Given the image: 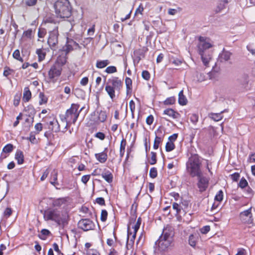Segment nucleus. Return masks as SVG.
I'll return each instance as SVG.
<instances>
[{
    "label": "nucleus",
    "instance_id": "cd10ccee",
    "mask_svg": "<svg viewBox=\"0 0 255 255\" xmlns=\"http://www.w3.org/2000/svg\"><path fill=\"white\" fill-rule=\"evenodd\" d=\"M127 143L126 139L123 137L120 146V156L121 158H122L124 156Z\"/></svg>",
    "mask_w": 255,
    "mask_h": 255
},
{
    "label": "nucleus",
    "instance_id": "bb28decb",
    "mask_svg": "<svg viewBox=\"0 0 255 255\" xmlns=\"http://www.w3.org/2000/svg\"><path fill=\"white\" fill-rule=\"evenodd\" d=\"M188 101L183 94V90L180 91L178 94V103L180 105L185 106L187 104Z\"/></svg>",
    "mask_w": 255,
    "mask_h": 255
},
{
    "label": "nucleus",
    "instance_id": "f3484780",
    "mask_svg": "<svg viewBox=\"0 0 255 255\" xmlns=\"http://www.w3.org/2000/svg\"><path fill=\"white\" fill-rule=\"evenodd\" d=\"M163 114L174 120L179 119L181 117V115L177 111L171 108H167L164 110Z\"/></svg>",
    "mask_w": 255,
    "mask_h": 255
},
{
    "label": "nucleus",
    "instance_id": "f03ea898",
    "mask_svg": "<svg viewBox=\"0 0 255 255\" xmlns=\"http://www.w3.org/2000/svg\"><path fill=\"white\" fill-rule=\"evenodd\" d=\"M81 110L82 109L79 110V105L72 104L64 115H60V118L64 127V129H67L69 125L75 123Z\"/></svg>",
    "mask_w": 255,
    "mask_h": 255
},
{
    "label": "nucleus",
    "instance_id": "39448f33",
    "mask_svg": "<svg viewBox=\"0 0 255 255\" xmlns=\"http://www.w3.org/2000/svg\"><path fill=\"white\" fill-rule=\"evenodd\" d=\"M62 67L59 62H56L49 68L46 80L49 83H55L57 82L62 72Z\"/></svg>",
    "mask_w": 255,
    "mask_h": 255
},
{
    "label": "nucleus",
    "instance_id": "0eeeda50",
    "mask_svg": "<svg viewBox=\"0 0 255 255\" xmlns=\"http://www.w3.org/2000/svg\"><path fill=\"white\" fill-rule=\"evenodd\" d=\"M49 33L47 43L51 49L55 50L58 43V27L55 26L52 30H49Z\"/></svg>",
    "mask_w": 255,
    "mask_h": 255
},
{
    "label": "nucleus",
    "instance_id": "a19ab883",
    "mask_svg": "<svg viewBox=\"0 0 255 255\" xmlns=\"http://www.w3.org/2000/svg\"><path fill=\"white\" fill-rule=\"evenodd\" d=\"M34 32L32 29H28L26 31H24L22 34V37L26 38L31 39L33 37V34Z\"/></svg>",
    "mask_w": 255,
    "mask_h": 255
},
{
    "label": "nucleus",
    "instance_id": "393cba45",
    "mask_svg": "<svg viewBox=\"0 0 255 255\" xmlns=\"http://www.w3.org/2000/svg\"><path fill=\"white\" fill-rule=\"evenodd\" d=\"M102 177L109 183L113 181V175L109 170H107L101 174Z\"/></svg>",
    "mask_w": 255,
    "mask_h": 255
},
{
    "label": "nucleus",
    "instance_id": "c756f323",
    "mask_svg": "<svg viewBox=\"0 0 255 255\" xmlns=\"http://www.w3.org/2000/svg\"><path fill=\"white\" fill-rule=\"evenodd\" d=\"M15 159L18 164H22L24 162V155L21 150H17L15 154Z\"/></svg>",
    "mask_w": 255,
    "mask_h": 255
},
{
    "label": "nucleus",
    "instance_id": "58836bf2",
    "mask_svg": "<svg viewBox=\"0 0 255 255\" xmlns=\"http://www.w3.org/2000/svg\"><path fill=\"white\" fill-rule=\"evenodd\" d=\"M176 98L175 97H170L166 98L163 101V104L166 106L172 105L175 103Z\"/></svg>",
    "mask_w": 255,
    "mask_h": 255
},
{
    "label": "nucleus",
    "instance_id": "5fc2aeb1",
    "mask_svg": "<svg viewBox=\"0 0 255 255\" xmlns=\"http://www.w3.org/2000/svg\"><path fill=\"white\" fill-rule=\"evenodd\" d=\"M141 77L145 80L148 81L150 79V74L147 70H143L141 73Z\"/></svg>",
    "mask_w": 255,
    "mask_h": 255
},
{
    "label": "nucleus",
    "instance_id": "9d476101",
    "mask_svg": "<svg viewBox=\"0 0 255 255\" xmlns=\"http://www.w3.org/2000/svg\"><path fill=\"white\" fill-rule=\"evenodd\" d=\"M198 177L197 186L200 192L205 191L208 188L209 184L210 179L208 177L202 176L200 174Z\"/></svg>",
    "mask_w": 255,
    "mask_h": 255
},
{
    "label": "nucleus",
    "instance_id": "473e14b6",
    "mask_svg": "<svg viewBox=\"0 0 255 255\" xmlns=\"http://www.w3.org/2000/svg\"><path fill=\"white\" fill-rule=\"evenodd\" d=\"M39 97V105H42L44 104H46L48 102V98L44 94L43 92H40L38 95Z\"/></svg>",
    "mask_w": 255,
    "mask_h": 255
},
{
    "label": "nucleus",
    "instance_id": "052dcab7",
    "mask_svg": "<svg viewBox=\"0 0 255 255\" xmlns=\"http://www.w3.org/2000/svg\"><path fill=\"white\" fill-rule=\"evenodd\" d=\"M172 208L176 211L177 214H179L180 213L181 207L179 204L174 202L172 204Z\"/></svg>",
    "mask_w": 255,
    "mask_h": 255
},
{
    "label": "nucleus",
    "instance_id": "79ce46f5",
    "mask_svg": "<svg viewBox=\"0 0 255 255\" xmlns=\"http://www.w3.org/2000/svg\"><path fill=\"white\" fill-rule=\"evenodd\" d=\"M189 244L192 247H195L197 243V239L196 237L193 235L191 234L189 237L188 240Z\"/></svg>",
    "mask_w": 255,
    "mask_h": 255
},
{
    "label": "nucleus",
    "instance_id": "a878e982",
    "mask_svg": "<svg viewBox=\"0 0 255 255\" xmlns=\"http://www.w3.org/2000/svg\"><path fill=\"white\" fill-rule=\"evenodd\" d=\"M201 56L202 61L204 65L206 67H208L210 60L211 59V56L210 54H206V53H199Z\"/></svg>",
    "mask_w": 255,
    "mask_h": 255
},
{
    "label": "nucleus",
    "instance_id": "20e7f679",
    "mask_svg": "<svg viewBox=\"0 0 255 255\" xmlns=\"http://www.w3.org/2000/svg\"><path fill=\"white\" fill-rule=\"evenodd\" d=\"M57 17L67 18L72 14V6L68 0H57L54 4Z\"/></svg>",
    "mask_w": 255,
    "mask_h": 255
},
{
    "label": "nucleus",
    "instance_id": "e2e57ef3",
    "mask_svg": "<svg viewBox=\"0 0 255 255\" xmlns=\"http://www.w3.org/2000/svg\"><path fill=\"white\" fill-rule=\"evenodd\" d=\"M248 185V182H247V180L244 178H242L239 183V187L241 188H244Z\"/></svg>",
    "mask_w": 255,
    "mask_h": 255
},
{
    "label": "nucleus",
    "instance_id": "9b49d317",
    "mask_svg": "<svg viewBox=\"0 0 255 255\" xmlns=\"http://www.w3.org/2000/svg\"><path fill=\"white\" fill-rule=\"evenodd\" d=\"M79 228L87 231L93 230L95 227L94 223L88 219H83L80 220L78 223Z\"/></svg>",
    "mask_w": 255,
    "mask_h": 255
},
{
    "label": "nucleus",
    "instance_id": "680f3d73",
    "mask_svg": "<svg viewBox=\"0 0 255 255\" xmlns=\"http://www.w3.org/2000/svg\"><path fill=\"white\" fill-rule=\"evenodd\" d=\"M47 31L46 29L43 28H39L38 32V36L39 38H43L46 34Z\"/></svg>",
    "mask_w": 255,
    "mask_h": 255
},
{
    "label": "nucleus",
    "instance_id": "c9c22d12",
    "mask_svg": "<svg viewBox=\"0 0 255 255\" xmlns=\"http://www.w3.org/2000/svg\"><path fill=\"white\" fill-rule=\"evenodd\" d=\"M85 246L87 252V255H96V251L90 249L92 246V244L91 243H86Z\"/></svg>",
    "mask_w": 255,
    "mask_h": 255
},
{
    "label": "nucleus",
    "instance_id": "ddd939ff",
    "mask_svg": "<svg viewBox=\"0 0 255 255\" xmlns=\"http://www.w3.org/2000/svg\"><path fill=\"white\" fill-rule=\"evenodd\" d=\"M207 38L203 36L199 37L200 43L198 45L199 53H206V50L212 47V45L206 41Z\"/></svg>",
    "mask_w": 255,
    "mask_h": 255
},
{
    "label": "nucleus",
    "instance_id": "6ab92c4d",
    "mask_svg": "<svg viewBox=\"0 0 255 255\" xmlns=\"http://www.w3.org/2000/svg\"><path fill=\"white\" fill-rule=\"evenodd\" d=\"M68 197H62L52 200L51 205L53 207H60L63 205L66 204L68 201Z\"/></svg>",
    "mask_w": 255,
    "mask_h": 255
},
{
    "label": "nucleus",
    "instance_id": "bf43d9fd",
    "mask_svg": "<svg viewBox=\"0 0 255 255\" xmlns=\"http://www.w3.org/2000/svg\"><path fill=\"white\" fill-rule=\"evenodd\" d=\"M105 71L108 74H112L117 72V68L114 66H110L106 69Z\"/></svg>",
    "mask_w": 255,
    "mask_h": 255
},
{
    "label": "nucleus",
    "instance_id": "6e6d98bb",
    "mask_svg": "<svg viewBox=\"0 0 255 255\" xmlns=\"http://www.w3.org/2000/svg\"><path fill=\"white\" fill-rule=\"evenodd\" d=\"M108 212L106 210H102L100 216V219L102 222H105L108 217Z\"/></svg>",
    "mask_w": 255,
    "mask_h": 255
},
{
    "label": "nucleus",
    "instance_id": "37998d69",
    "mask_svg": "<svg viewBox=\"0 0 255 255\" xmlns=\"http://www.w3.org/2000/svg\"><path fill=\"white\" fill-rule=\"evenodd\" d=\"M151 157L149 159V163L150 165L155 164L157 162V154L156 152L151 151Z\"/></svg>",
    "mask_w": 255,
    "mask_h": 255
},
{
    "label": "nucleus",
    "instance_id": "603ef678",
    "mask_svg": "<svg viewBox=\"0 0 255 255\" xmlns=\"http://www.w3.org/2000/svg\"><path fill=\"white\" fill-rule=\"evenodd\" d=\"M149 176L154 179L157 176V170L156 167H151L149 170Z\"/></svg>",
    "mask_w": 255,
    "mask_h": 255
},
{
    "label": "nucleus",
    "instance_id": "8fccbe9b",
    "mask_svg": "<svg viewBox=\"0 0 255 255\" xmlns=\"http://www.w3.org/2000/svg\"><path fill=\"white\" fill-rule=\"evenodd\" d=\"M190 120L191 122L193 124L196 125L198 122L199 117L198 114H192L190 115Z\"/></svg>",
    "mask_w": 255,
    "mask_h": 255
},
{
    "label": "nucleus",
    "instance_id": "dca6fc26",
    "mask_svg": "<svg viewBox=\"0 0 255 255\" xmlns=\"http://www.w3.org/2000/svg\"><path fill=\"white\" fill-rule=\"evenodd\" d=\"M49 125L51 126L50 128L51 130L55 132H57L61 130V126L64 128L62 123L61 122V124L60 125L56 118L53 119L52 121L50 122ZM66 129H64V128H63L62 131L65 132Z\"/></svg>",
    "mask_w": 255,
    "mask_h": 255
},
{
    "label": "nucleus",
    "instance_id": "6e6552de",
    "mask_svg": "<svg viewBox=\"0 0 255 255\" xmlns=\"http://www.w3.org/2000/svg\"><path fill=\"white\" fill-rule=\"evenodd\" d=\"M87 125L89 127V128L87 133L86 142L89 148H93L94 147L93 141L94 140V138L96 137V132H94L95 129L94 122L93 123L92 121L90 120L87 122Z\"/></svg>",
    "mask_w": 255,
    "mask_h": 255
},
{
    "label": "nucleus",
    "instance_id": "3c124183",
    "mask_svg": "<svg viewBox=\"0 0 255 255\" xmlns=\"http://www.w3.org/2000/svg\"><path fill=\"white\" fill-rule=\"evenodd\" d=\"M41 236H39V238L42 240H45L46 237L50 234V232L47 229H42L41 231Z\"/></svg>",
    "mask_w": 255,
    "mask_h": 255
},
{
    "label": "nucleus",
    "instance_id": "4c0bfd02",
    "mask_svg": "<svg viewBox=\"0 0 255 255\" xmlns=\"http://www.w3.org/2000/svg\"><path fill=\"white\" fill-rule=\"evenodd\" d=\"M14 73V70L6 66L4 67L3 75L6 77Z\"/></svg>",
    "mask_w": 255,
    "mask_h": 255
},
{
    "label": "nucleus",
    "instance_id": "0e129e2a",
    "mask_svg": "<svg viewBox=\"0 0 255 255\" xmlns=\"http://www.w3.org/2000/svg\"><path fill=\"white\" fill-rule=\"evenodd\" d=\"M36 132L31 131L29 134V136L28 138V139L32 143H34L36 141V137H35V134Z\"/></svg>",
    "mask_w": 255,
    "mask_h": 255
},
{
    "label": "nucleus",
    "instance_id": "4be33fe9",
    "mask_svg": "<svg viewBox=\"0 0 255 255\" xmlns=\"http://www.w3.org/2000/svg\"><path fill=\"white\" fill-rule=\"evenodd\" d=\"M125 84L127 95H131L132 91V82L131 79L129 77H126L125 79Z\"/></svg>",
    "mask_w": 255,
    "mask_h": 255
},
{
    "label": "nucleus",
    "instance_id": "72a5a7b5",
    "mask_svg": "<svg viewBox=\"0 0 255 255\" xmlns=\"http://www.w3.org/2000/svg\"><path fill=\"white\" fill-rule=\"evenodd\" d=\"M223 112H221L220 113H211L209 115V117L211 118L213 120L218 122L221 120L223 116L222 114Z\"/></svg>",
    "mask_w": 255,
    "mask_h": 255
},
{
    "label": "nucleus",
    "instance_id": "2eb2a0df",
    "mask_svg": "<svg viewBox=\"0 0 255 255\" xmlns=\"http://www.w3.org/2000/svg\"><path fill=\"white\" fill-rule=\"evenodd\" d=\"M136 236V234L135 233H132L131 232H129V229H128V238L126 243V247L127 250H129L133 248Z\"/></svg>",
    "mask_w": 255,
    "mask_h": 255
},
{
    "label": "nucleus",
    "instance_id": "c85d7f7f",
    "mask_svg": "<svg viewBox=\"0 0 255 255\" xmlns=\"http://www.w3.org/2000/svg\"><path fill=\"white\" fill-rule=\"evenodd\" d=\"M75 44L72 40H68L66 44L63 47L62 50L65 51L66 53H68L71 51L73 50V45Z\"/></svg>",
    "mask_w": 255,
    "mask_h": 255
},
{
    "label": "nucleus",
    "instance_id": "49530a36",
    "mask_svg": "<svg viewBox=\"0 0 255 255\" xmlns=\"http://www.w3.org/2000/svg\"><path fill=\"white\" fill-rule=\"evenodd\" d=\"M12 56L14 59H16L17 60L20 62H23V59L20 56V51L18 49H16L14 51L12 54Z\"/></svg>",
    "mask_w": 255,
    "mask_h": 255
},
{
    "label": "nucleus",
    "instance_id": "69168bd1",
    "mask_svg": "<svg viewBox=\"0 0 255 255\" xmlns=\"http://www.w3.org/2000/svg\"><path fill=\"white\" fill-rule=\"evenodd\" d=\"M34 128L36 130L35 132L36 134H38L42 130L43 125L40 123H37L34 126Z\"/></svg>",
    "mask_w": 255,
    "mask_h": 255
},
{
    "label": "nucleus",
    "instance_id": "7c9ffc66",
    "mask_svg": "<svg viewBox=\"0 0 255 255\" xmlns=\"http://www.w3.org/2000/svg\"><path fill=\"white\" fill-rule=\"evenodd\" d=\"M232 55V53L228 51H223L220 55V59L221 62L228 61Z\"/></svg>",
    "mask_w": 255,
    "mask_h": 255
},
{
    "label": "nucleus",
    "instance_id": "e433bc0d",
    "mask_svg": "<svg viewBox=\"0 0 255 255\" xmlns=\"http://www.w3.org/2000/svg\"><path fill=\"white\" fill-rule=\"evenodd\" d=\"M107 118L106 111L101 110L98 114V120L100 122H104Z\"/></svg>",
    "mask_w": 255,
    "mask_h": 255
},
{
    "label": "nucleus",
    "instance_id": "ea45409f",
    "mask_svg": "<svg viewBox=\"0 0 255 255\" xmlns=\"http://www.w3.org/2000/svg\"><path fill=\"white\" fill-rule=\"evenodd\" d=\"M143 142L145 147V150L147 154V152L149 151L150 149V141L149 137H148V138H147V137H145L143 139Z\"/></svg>",
    "mask_w": 255,
    "mask_h": 255
},
{
    "label": "nucleus",
    "instance_id": "423d86ee",
    "mask_svg": "<svg viewBox=\"0 0 255 255\" xmlns=\"http://www.w3.org/2000/svg\"><path fill=\"white\" fill-rule=\"evenodd\" d=\"M112 85H107L105 90L111 98L113 99L115 98V90L120 91L122 88L123 83L122 80L118 77H113L109 80Z\"/></svg>",
    "mask_w": 255,
    "mask_h": 255
},
{
    "label": "nucleus",
    "instance_id": "de8ad7c7",
    "mask_svg": "<svg viewBox=\"0 0 255 255\" xmlns=\"http://www.w3.org/2000/svg\"><path fill=\"white\" fill-rule=\"evenodd\" d=\"M109 63L110 62L108 60L97 61V67L99 68H103L106 67Z\"/></svg>",
    "mask_w": 255,
    "mask_h": 255
},
{
    "label": "nucleus",
    "instance_id": "2f4dec72",
    "mask_svg": "<svg viewBox=\"0 0 255 255\" xmlns=\"http://www.w3.org/2000/svg\"><path fill=\"white\" fill-rule=\"evenodd\" d=\"M164 135L158 136L156 135L154 140L153 148L154 149H157L159 145L162 142L163 140Z\"/></svg>",
    "mask_w": 255,
    "mask_h": 255
},
{
    "label": "nucleus",
    "instance_id": "864d4df0",
    "mask_svg": "<svg viewBox=\"0 0 255 255\" xmlns=\"http://www.w3.org/2000/svg\"><path fill=\"white\" fill-rule=\"evenodd\" d=\"M129 107L131 113V116L133 118L135 110V104L134 102L131 100L129 101Z\"/></svg>",
    "mask_w": 255,
    "mask_h": 255
},
{
    "label": "nucleus",
    "instance_id": "7ed1b4c3",
    "mask_svg": "<svg viewBox=\"0 0 255 255\" xmlns=\"http://www.w3.org/2000/svg\"><path fill=\"white\" fill-rule=\"evenodd\" d=\"M201 166V157L197 154H191L186 163L187 172L192 177L199 176L202 174Z\"/></svg>",
    "mask_w": 255,
    "mask_h": 255
},
{
    "label": "nucleus",
    "instance_id": "a18cd8bd",
    "mask_svg": "<svg viewBox=\"0 0 255 255\" xmlns=\"http://www.w3.org/2000/svg\"><path fill=\"white\" fill-rule=\"evenodd\" d=\"M224 193L222 190H219L215 196L214 200L215 201L220 203L223 200Z\"/></svg>",
    "mask_w": 255,
    "mask_h": 255
},
{
    "label": "nucleus",
    "instance_id": "a211bd4d",
    "mask_svg": "<svg viewBox=\"0 0 255 255\" xmlns=\"http://www.w3.org/2000/svg\"><path fill=\"white\" fill-rule=\"evenodd\" d=\"M44 24L49 30H52L55 26H58L56 19L53 17H48L44 21Z\"/></svg>",
    "mask_w": 255,
    "mask_h": 255
},
{
    "label": "nucleus",
    "instance_id": "412c9836",
    "mask_svg": "<svg viewBox=\"0 0 255 255\" xmlns=\"http://www.w3.org/2000/svg\"><path fill=\"white\" fill-rule=\"evenodd\" d=\"M50 183L55 187L59 185V183L58 182V171L56 169H53L51 172Z\"/></svg>",
    "mask_w": 255,
    "mask_h": 255
},
{
    "label": "nucleus",
    "instance_id": "09e8293b",
    "mask_svg": "<svg viewBox=\"0 0 255 255\" xmlns=\"http://www.w3.org/2000/svg\"><path fill=\"white\" fill-rule=\"evenodd\" d=\"M175 148L174 143L167 141L165 145V150L167 152H170L174 150Z\"/></svg>",
    "mask_w": 255,
    "mask_h": 255
},
{
    "label": "nucleus",
    "instance_id": "c03bdc74",
    "mask_svg": "<svg viewBox=\"0 0 255 255\" xmlns=\"http://www.w3.org/2000/svg\"><path fill=\"white\" fill-rule=\"evenodd\" d=\"M13 149V146L12 144L8 143L4 146L2 149V152L4 153L8 154L12 152Z\"/></svg>",
    "mask_w": 255,
    "mask_h": 255
},
{
    "label": "nucleus",
    "instance_id": "f704fd0d",
    "mask_svg": "<svg viewBox=\"0 0 255 255\" xmlns=\"http://www.w3.org/2000/svg\"><path fill=\"white\" fill-rule=\"evenodd\" d=\"M148 50L147 47H143L142 49H139L134 51L135 53H138L140 55L138 57V61L140 60L141 56L142 58L144 57L145 54L147 52Z\"/></svg>",
    "mask_w": 255,
    "mask_h": 255
},
{
    "label": "nucleus",
    "instance_id": "b1692460",
    "mask_svg": "<svg viewBox=\"0 0 255 255\" xmlns=\"http://www.w3.org/2000/svg\"><path fill=\"white\" fill-rule=\"evenodd\" d=\"M36 53L38 55V61L41 62L45 58L46 50L43 48H39L36 50Z\"/></svg>",
    "mask_w": 255,
    "mask_h": 255
},
{
    "label": "nucleus",
    "instance_id": "aec40b11",
    "mask_svg": "<svg viewBox=\"0 0 255 255\" xmlns=\"http://www.w3.org/2000/svg\"><path fill=\"white\" fill-rule=\"evenodd\" d=\"M108 148H105L104 151L97 153V159L101 163H105L108 159Z\"/></svg>",
    "mask_w": 255,
    "mask_h": 255
},
{
    "label": "nucleus",
    "instance_id": "f8f14e48",
    "mask_svg": "<svg viewBox=\"0 0 255 255\" xmlns=\"http://www.w3.org/2000/svg\"><path fill=\"white\" fill-rule=\"evenodd\" d=\"M241 219L246 224H251L253 223V214L252 213V207L240 213Z\"/></svg>",
    "mask_w": 255,
    "mask_h": 255
},
{
    "label": "nucleus",
    "instance_id": "13d9d810",
    "mask_svg": "<svg viewBox=\"0 0 255 255\" xmlns=\"http://www.w3.org/2000/svg\"><path fill=\"white\" fill-rule=\"evenodd\" d=\"M12 213V210L11 208H6L3 212V216L6 218L9 217Z\"/></svg>",
    "mask_w": 255,
    "mask_h": 255
},
{
    "label": "nucleus",
    "instance_id": "4468645a",
    "mask_svg": "<svg viewBox=\"0 0 255 255\" xmlns=\"http://www.w3.org/2000/svg\"><path fill=\"white\" fill-rule=\"evenodd\" d=\"M174 232L173 228L167 225L163 229L162 234L160 236L161 238L173 239Z\"/></svg>",
    "mask_w": 255,
    "mask_h": 255
},
{
    "label": "nucleus",
    "instance_id": "338daca9",
    "mask_svg": "<svg viewBox=\"0 0 255 255\" xmlns=\"http://www.w3.org/2000/svg\"><path fill=\"white\" fill-rule=\"evenodd\" d=\"M143 10H144V7L143 6V4L142 3H140L138 7L136 9V10L135 11L134 15H136L138 13L142 15Z\"/></svg>",
    "mask_w": 255,
    "mask_h": 255
},
{
    "label": "nucleus",
    "instance_id": "f257e3e1",
    "mask_svg": "<svg viewBox=\"0 0 255 255\" xmlns=\"http://www.w3.org/2000/svg\"><path fill=\"white\" fill-rule=\"evenodd\" d=\"M43 218L46 221H54L58 225L63 227L68 225L69 221V216L67 212L56 208H49L45 210Z\"/></svg>",
    "mask_w": 255,
    "mask_h": 255
},
{
    "label": "nucleus",
    "instance_id": "4d7b16f0",
    "mask_svg": "<svg viewBox=\"0 0 255 255\" xmlns=\"http://www.w3.org/2000/svg\"><path fill=\"white\" fill-rule=\"evenodd\" d=\"M21 99V96L20 94H16L13 99V105L17 107L19 105Z\"/></svg>",
    "mask_w": 255,
    "mask_h": 255
},
{
    "label": "nucleus",
    "instance_id": "1a4fd4ad",
    "mask_svg": "<svg viewBox=\"0 0 255 255\" xmlns=\"http://www.w3.org/2000/svg\"><path fill=\"white\" fill-rule=\"evenodd\" d=\"M174 239L159 237L158 242V247L161 251H165L174 246Z\"/></svg>",
    "mask_w": 255,
    "mask_h": 255
},
{
    "label": "nucleus",
    "instance_id": "5701e85b",
    "mask_svg": "<svg viewBox=\"0 0 255 255\" xmlns=\"http://www.w3.org/2000/svg\"><path fill=\"white\" fill-rule=\"evenodd\" d=\"M31 98V92L29 87H26L24 88L22 101L24 103L28 102Z\"/></svg>",
    "mask_w": 255,
    "mask_h": 255
},
{
    "label": "nucleus",
    "instance_id": "774afa93",
    "mask_svg": "<svg viewBox=\"0 0 255 255\" xmlns=\"http://www.w3.org/2000/svg\"><path fill=\"white\" fill-rule=\"evenodd\" d=\"M154 121V117L152 115L148 116L146 119V123L147 125L150 126Z\"/></svg>",
    "mask_w": 255,
    "mask_h": 255
}]
</instances>
